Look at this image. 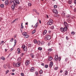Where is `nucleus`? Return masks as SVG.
Instances as JSON below:
<instances>
[{
  "mask_svg": "<svg viewBox=\"0 0 76 76\" xmlns=\"http://www.w3.org/2000/svg\"><path fill=\"white\" fill-rule=\"evenodd\" d=\"M22 34L23 35H24V37L26 38H28V37H29V36L27 34V33L26 32H24Z\"/></svg>",
  "mask_w": 76,
  "mask_h": 76,
  "instance_id": "f257e3e1",
  "label": "nucleus"
},
{
  "mask_svg": "<svg viewBox=\"0 0 76 76\" xmlns=\"http://www.w3.org/2000/svg\"><path fill=\"white\" fill-rule=\"evenodd\" d=\"M53 23V21L52 20H50L48 22L47 24L48 25H51Z\"/></svg>",
  "mask_w": 76,
  "mask_h": 76,
  "instance_id": "f03ea898",
  "label": "nucleus"
},
{
  "mask_svg": "<svg viewBox=\"0 0 76 76\" xmlns=\"http://www.w3.org/2000/svg\"><path fill=\"white\" fill-rule=\"evenodd\" d=\"M22 48H23V49H24L23 50L24 51H25V52H26L27 51V49L28 48H27V47H26L25 45H23L22 46Z\"/></svg>",
  "mask_w": 76,
  "mask_h": 76,
  "instance_id": "7ed1b4c3",
  "label": "nucleus"
},
{
  "mask_svg": "<svg viewBox=\"0 0 76 76\" xmlns=\"http://www.w3.org/2000/svg\"><path fill=\"white\" fill-rule=\"evenodd\" d=\"M13 3L14 5H16V4H19V1L18 0H14L13 1Z\"/></svg>",
  "mask_w": 76,
  "mask_h": 76,
  "instance_id": "20e7f679",
  "label": "nucleus"
},
{
  "mask_svg": "<svg viewBox=\"0 0 76 76\" xmlns=\"http://www.w3.org/2000/svg\"><path fill=\"white\" fill-rule=\"evenodd\" d=\"M46 40H50L51 39V36L48 35L47 37L45 38Z\"/></svg>",
  "mask_w": 76,
  "mask_h": 76,
  "instance_id": "39448f33",
  "label": "nucleus"
},
{
  "mask_svg": "<svg viewBox=\"0 0 76 76\" xmlns=\"http://www.w3.org/2000/svg\"><path fill=\"white\" fill-rule=\"evenodd\" d=\"M53 12H54L55 14H58V11H57L56 9H53Z\"/></svg>",
  "mask_w": 76,
  "mask_h": 76,
  "instance_id": "423d86ee",
  "label": "nucleus"
},
{
  "mask_svg": "<svg viewBox=\"0 0 76 76\" xmlns=\"http://www.w3.org/2000/svg\"><path fill=\"white\" fill-rule=\"evenodd\" d=\"M64 24L65 27H68V24L67 23L66 21H64Z\"/></svg>",
  "mask_w": 76,
  "mask_h": 76,
  "instance_id": "0eeeda50",
  "label": "nucleus"
},
{
  "mask_svg": "<svg viewBox=\"0 0 76 76\" xmlns=\"http://www.w3.org/2000/svg\"><path fill=\"white\" fill-rule=\"evenodd\" d=\"M30 62L29 61H26L25 62L26 66H28V65H29V64H30Z\"/></svg>",
  "mask_w": 76,
  "mask_h": 76,
  "instance_id": "6e6552de",
  "label": "nucleus"
},
{
  "mask_svg": "<svg viewBox=\"0 0 76 76\" xmlns=\"http://www.w3.org/2000/svg\"><path fill=\"white\" fill-rule=\"evenodd\" d=\"M8 4H9V1L8 0H6L5 2V5L7 6V5H8Z\"/></svg>",
  "mask_w": 76,
  "mask_h": 76,
  "instance_id": "1a4fd4ad",
  "label": "nucleus"
},
{
  "mask_svg": "<svg viewBox=\"0 0 76 76\" xmlns=\"http://www.w3.org/2000/svg\"><path fill=\"white\" fill-rule=\"evenodd\" d=\"M35 69V68L34 67H32L31 69L30 70V71L31 72H33L34 71V70Z\"/></svg>",
  "mask_w": 76,
  "mask_h": 76,
  "instance_id": "9d476101",
  "label": "nucleus"
},
{
  "mask_svg": "<svg viewBox=\"0 0 76 76\" xmlns=\"http://www.w3.org/2000/svg\"><path fill=\"white\" fill-rule=\"evenodd\" d=\"M66 21L68 22V23H70L72 22V20L71 18H69V19H67Z\"/></svg>",
  "mask_w": 76,
  "mask_h": 76,
  "instance_id": "9b49d317",
  "label": "nucleus"
},
{
  "mask_svg": "<svg viewBox=\"0 0 76 76\" xmlns=\"http://www.w3.org/2000/svg\"><path fill=\"white\" fill-rule=\"evenodd\" d=\"M15 66L16 67H19L20 66V63H17L15 64Z\"/></svg>",
  "mask_w": 76,
  "mask_h": 76,
  "instance_id": "f8f14e48",
  "label": "nucleus"
},
{
  "mask_svg": "<svg viewBox=\"0 0 76 76\" xmlns=\"http://www.w3.org/2000/svg\"><path fill=\"white\" fill-rule=\"evenodd\" d=\"M53 63L52 61H51L49 65L50 67H51L53 66Z\"/></svg>",
  "mask_w": 76,
  "mask_h": 76,
  "instance_id": "ddd939ff",
  "label": "nucleus"
},
{
  "mask_svg": "<svg viewBox=\"0 0 76 76\" xmlns=\"http://www.w3.org/2000/svg\"><path fill=\"white\" fill-rule=\"evenodd\" d=\"M55 60L56 61H57L58 60V55H56L55 57Z\"/></svg>",
  "mask_w": 76,
  "mask_h": 76,
  "instance_id": "4468645a",
  "label": "nucleus"
},
{
  "mask_svg": "<svg viewBox=\"0 0 76 76\" xmlns=\"http://www.w3.org/2000/svg\"><path fill=\"white\" fill-rule=\"evenodd\" d=\"M15 5L14 4V5H13L12 6L11 8L12 10H15Z\"/></svg>",
  "mask_w": 76,
  "mask_h": 76,
  "instance_id": "2eb2a0df",
  "label": "nucleus"
},
{
  "mask_svg": "<svg viewBox=\"0 0 76 76\" xmlns=\"http://www.w3.org/2000/svg\"><path fill=\"white\" fill-rule=\"evenodd\" d=\"M66 17L67 18V19H70L71 18L70 17V15H67L66 16Z\"/></svg>",
  "mask_w": 76,
  "mask_h": 76,
  "instance_id": "dca6fc26",
  "label": "nucleus"
},
{
  "mask_svg": "<svg viewBox=\"0 0 76 76\" xmlns=\"http://www.w3.org/2000/svg\"><path fill=\"white\" fill-rule=\"evenodd\" d=\"M68 27H64V31H66L67 30V28Z\"/></svg>",
  "mask_w": 76,
  "mask_h": 76,
  "instance_id": "f3484780",
  "label": "nucleus"
},
{
  "mask_svg": "<svg viewBox=\"0 0 76 76\" xmlns=\"http://www.w3.org/2000/svg\"><path fill=\"white\" fill-rule=\"evenodd\" d=\"M48 60L49 61H51L53 60V58L51 56H49L48 58Z\"/></svg>",
  "mask_w": 76,
  "mask_h": 76,
  "instance_id": "a211bd4d",
  "label": "nucleus"
},
{
  "mask_svg": "<svg viewBox=\"0 0 76 76\" xmlns=\"http://www.w3.org/2000/svg\"><path fill=\"white\" fill-rule=\"evenodd\" d=\"M67 74H68V72L67 70L65 71L64 75L66 76V75H67Z\"/></svg>",
  "mask_w": 76,
  "mask_h": 76,
  "instance_id": "6ab92c4d",
  "label": "nucleus"
},
{
  "mask_svg": "<svg viewBox=\"0 0 76 76\" xmlns=\"http://www.w3.org/2000/svg\"><path fill=\"white\" fill-rule=\"evenodd\" d=\"M0 7L1 8H4V4H1L0 5Z\"/></svg>",
  "mask_w": 76,
  "mask_h": 76,
  "instance_id": "aec40b11",
  "label": "nucleus"
},
{
  "mask_svg": "<svg viewBox=\"0 0 76 76\" xmlns=\"http://www.w3.org/2000/svg\"><path fill=\"white\" fill-rule=\"evenodd\" d=\"M61 31V32H63L64 31V28L63 27H61L60 28Z\"/></svg>",
  "mask_w": 76,
  "mask_h": 76,
  "instance_id": "412c9836",
  "label": "nucleus"
},
{
  "mask_svg": "<svg viewBox=\"0 0 76 76\" xmlns=\"http://www.w3.org/2000/svg\"><path fill=\"white\" fill-rule=\"evenodd\" d=\"M31 58H34V55L32 54V53H31Z\"/></svg>",
  "mask_w": 76,
  "mask_h": 76,
  "instance_id": "4be33fe9",
  "label": "nucleus"
},
{
  "mask_svg": "<svg viewBox=\"0 0 76 76\" xmlns=\"http://www.w3.org/2000/svg\"><path fill=\"white\" fill-rule=\"evenodd\" d=\"M48 51H49L50 52H51V51H53V49L51 48L48 49Z\"/></svg>",
  "mask_w": 76,
  "mask_h": 76,
  "instance_id": "5701e85b",
  "label": "nucleus"
},
{
  "mask_svg": "<svg viewBox=\"0 0 76 76\" xmlns=\"http://www.w3.org/2000/svg\"><path fill=\"white\" fill-rule=\"evenodd\" d=\"M47 30H45L43 32L44 35H45V34H47Z\"/></svg>",
  "mask_w": 76,
  "mask_h": 76,
  "instance_id": "b1692460",
  "label": "nucleus"
},
{
  "mask_svg": "<svg viewBox=\"0 0 76 76\" xmlns=\"http://www.w3.org/2000/svg\"><path fill=\"white\" fill-rule=\"evenodd\" d=\"M18 61H21V58L19 57L18 59Z\"/></svg>",
  "mask_w": 76,
  "mask_h": 76,
  "instance_id": "393cba45",
  "label": "nucleus"
},
{
  "mask_svg": "<svg viewBox=\"0 0 76 76\" xmlns=\"http://www.w3.org/2000/svg\"><path fill=\"white\" fill-rule=\"evenodd\" d=\"M37 26H38V22H37L35 25L34 26V28H37Z\"/></svg>",
  "mask_w": 76,
  "mask_h": 76,
  "instance_id": "a878e982",
  "label": "nucleus"
},
{
  "mask_svg": "<svg viewBox=\"0 0 76 76\" xmlns=\"http://www.w3.org/2000/svg\"><path fill=\"white\" fill-rule=\"evenodd\" d=\"M18 51V54H19L20 53V49L18 48L17 50Z\"/></svg>",
  "mask_w": 76,
  "mask_h": 76,
  "instance_id": "bb28decb",
  "label": "nucleus"
},
{
  "mask_svg": "<svg viewBox=\"0 0 76 76\" xmlns=\"http://www.w3.org/2000/svg\"><path fill=\"white\" fill-rule=\"evenodd\" d=\"M1 60H5V58H4V57L2 56L1 58Z\"/></svg>",
  "mask_w": 76,
  "mask_h": 76,
  "instance_id": "cd10ccee",
  "label": "nucleus"
},
{
  "mask_svg": "<svg viewBox=\"0 0 76 76\" xmlns=\"http://www.w3.org/2000/svg\"><path fill=\"white\" fill-rule=\"evenodd\" d=\"M71 35H75V33L74 31H72L71 33Z\"/></svg>",
  "mask_w": 76,
  "mask_h": 76,
  "instance_id": "c85d7f7f",
  "label": "nucleus"
},
{
  "mask_svg": "<svg viewBox=\"0 0 76 76\" xmlns=\"http://www.w3.org/2000/svg\"><path fill=\"white\" fill-rule=\"evenodd\" d=\"M40 75L42 74V70H40Z\"/></svg>",
  "mask_w": 76,
  "mask_h": 76,
  "instance_id": "c756f323",
  "label": "nucleus"
},
{
  "mask_svg": "<svg viewBox=\"0 0 76 76\" xmlns=\"http://www.w3.org/2000/svg\"><path fill=\"white\" fill-rule=\"evenodd\" d=\"M34 42L35 43V44H37V40L36 39H34Z\"/></svg>",
  "mask_w": 76,
  "mask_h": 76,
  "instance_id": "7c9ffc66",
  "label": "nucleus"
},
{
  "mask_svg": "<svg viewBox=\"0 0 76 76\" xmlns=\"http://www.w3.org/2000/svg\"><path fill=\"white\" fill-rule=\"evenodd\" d=\"M42 48H41V47H39L38 48V50H40V51H41V50H42Z\"/></svg>",
  "mask_w": 76,
  "mask_h": 76,
  "instance_id": "2f4dec72",
  "label": "nucleus"
},
{
  "mask_svg": "<svg viewBox=\"0 0 76 76\" xmlns=\"http://www.w3.org/2000/svg\"><path fill=\"white\" fill-rule=\"evenodd\" d=\"M33 12H35V13H37V11L36 10L33 9Z\"/></svg>",
  "mask_w": 76,
  "mask_h": 76,
  "instance_id": "473e14b6",
  "label": "nucleus"
},
{
  "mask_svg": "<svg viewBox=\"0 0 76 76\" xmlns=\"http://www.w3.org/2000/svg\"><path fill=\"white\" fill-rule=\"evenodd\" d=\"M14 40V39H13V38H12L10 40V41L12 42H13V41Z\"/></svg>",
  "mask_w": 76,
  "mask_h": 76,
  "instance_id": "72a5a7b5",
  "label": "nucleus"
},
{
  "mask_svg": "<svg viewBox=\"0 0 76 76\" xmlns=\"http://www.w3.org/2000/svg\"><path fill=\"white\" fill-rule=\"evenodd\" d=\"M58 69V67H56L54 68V70H57Z\"/></svg>",
  "mask_w": 76,
  "mask_h": 76,
  "instance_id": "f704fd0d",
  "label": "nucleus"
},
{
  "mask_svg": "<svg viewBox=\"0 0 76 76\" xmlns=\"http://www.w3.org/2000/svg\"><path fill=\"white\" fill-rule=\"evenodd\" d=\"M35 30H34L32 31V34H34V33H35Z\"/></svg>",
  "mask_w": 76,
  "mask_h": 76,
  "instance_id": "c9c22d12",
  "label": "nucleus"
},
{
  "mask_svg": "<svg viewBox=\"0 0 76 76\" xmlns=\"http://www.w3.org/2000/svg\"><path fill=\"white\" fill-rule=\"evenodd\" d=\"M28 47H31V44H28Z\"/></svg>",
  "mask_w": 76,
  "mask_h": 76,
  "instance_id": "e433bc0d",
  "label": "nucleus"
},
{
  "mask_svg": "<svg viewBox=\"0 0 76 76\" xmlns=\"http://www.w3.org/2000/svg\"><path fill=\"white\" fill-rule=\"evenodd\" d=\"M68 60H69V58H66L65 59V61H68Z\"/></svg>",
  "mask_w": 76,
  "mask_h": 76,
  "instance_id": "4c0bfd02",
  "label": "nucleus"
},
{
  "mask_svg": "<svg viewBox=\"0 0 76 76\" xmlns=\"http://www.w3.org/2000/svg\"><path fill=\"white\" fill-rule=\"evenodd\" d=\"M68 3H69V4H71V3H72V1L70 0L69 1Z\"/></svg>",
  "mask_w": 76,
  "mask_h": 76,
  "instance_id": "58836bf2",
  "label": "nucleus"
},
{
  "mask_svg": "<svg viewBox=\"0 0 76 76\" xmlns=\"http://www.w3.org/2000/svg\"><path fill=\"white\" fill-rule=\"evenodd\" d=\"M31 3H29L28 4V6H31Z\"/></svg>",
  "mask_w": 76,
  "mask_h": 76,
  "instance_id": "ea45409f",
  "label": "nucleus"
},
{
  "mask_svg": "<svg viewBox=\"0 0 76 76\" xmlns=\"http://www.w3.org/2000/svg\"><path fill=\"white\" fill-rule=\"evenodd\" d=\"M35 74H36V76H38V72H35Z\"/></svg>",
  "mask_w": 76,
  "mask_h": 76,
  "instance_id": "a19ab883",
  "label": "nucleus"
},
{
  "mask_svg": "<svg viewBox=\"0 0 76 76\" xmlns=\"http://www.w3.org/2000/svg\"><path fill=\"white\" fill-rule=\"evenodd\" d=\"M50 28L51 29H54V26H52Z\"/></svg>",
  "mask_w": 76,
  "mask_h": 76,
  "instance_id": "79ce46f5",
  "label": "nucleus"
},
{
  "mask_svg": "<svg viewBox=\"0 0 76 76\" xmlns=\"http://www.w3.org/2000/svg\"><path fill=\"white\" fill-rule=\"evenodd\" d=\"M21 29H23V25H21Z\"/></svg>",
  "mask_w": 76,
  "mask_h": 76,
  "instance_id": "37998d69",
  "label": "nucleus"
},
{
  "mask_svg": "<svg viewBox=\"0 0 76 76\" xmlns=\"http://www.w3.org/2000/svg\"><path fill=\"white\" fill-rule=\"evenodd\" d=\"M14 43H15V45L16 43V39H14Z\"/></svg>",
  "mask_w": 76,
  "mask_h": 76,
  "instance_id": "c03bdc74",
  "label": "nucleus"
},
{
  "mask_svg": "<svg viewBox=\"0 0 76 76\" xmlns=\"http://www.w3.org/2000/svg\"><path fill=\"white\" fill-rule=\"evenodd\" d=\"M45 68H48V65H45Z\"/></svg>",
  "mask_w": 76,
  "mask_h": 76,
  "instance_id": "a18cd8bd",
  "label": "nucleus"
},
{
  "mask_svg": "<svg viewBox=\"0 0 76 76\" xmlns=\"http://www.w3.org/2000/svg\"><path fill=\"white\" fill-rule=\"evenodd\" d=\"M21 75L22 76H24V74L23 73H21Z\"/></svg>",
  "mask_w": 76,
  "mask_h": 76,
  "instance_id": "49530a36",
  "label": "nucleus"
},
{
  "mask_svg": "<svg viewBox=\"0 0 76 76\" xmlns=\"http://www.w3.org/2000/svg\"><path fill=\"white\" fill-rule=\"evenodd\" d=\"M61 60V57H59L58 58V60L59 61H60V60Z\"/></svg>",
  "mask_w": 76,
  "mask_h": 76,
  "instance_id": "de8ad7c7",
  "label": "nucleus"
},
{
  "mask_svg": "<svg viewBox=\"0 0 76 76\" xmlns=\"http://www.w3.org/2000/svg\"><path fill=\"white\" fill-rule=\"evenodd\" d=\"M41 44L42 45H44V41H42L41 42Z\"/></svg>",
  "mask_w": 76,
  "mask_h": 76,
  "instance_id": "09e8293b",
  "label": "nucleus"
},
{
  "mask_svg": "<svg viewBox=\"0 0 76 76\" xmlns=\"http://www.w3.org/2000/svg\"><path fill=\"white\" fill-rule=\"evenodd\" d=\"M24 54V53H22L21 54V57H22L23 56V55Z\"/></svg>",
  "mask_w": 76,
  "mask_h": 76,
  "instance_id": "8fccbe9b",
  "label": "nucleus"
},
{
  "mask_svg": "<svg viewBox=\"0 0 76 76\" xmlns=\"http://www.w3.org/2000/svg\"><path fill=\"white\" fill-rule=\"evenodd\" d=\"M57 7V5H55L54 6V8H56Z\"/></svg>",
  "mask_w": 76,
  "mask_h": 76,
  "instance_id": "3c124183",
  "label": "nucleus"
},
{
  "mask_svg": "<svg viewBox=\"0 0 76 76\" xmlns=\"http://www.w3.org/2000/svg\"><path fill=\"white\" fill-rule=\"evenodd\" d=\"M17 20V18H16L14 20H13V22H15V21H16V20Z\"/></svg>",
  "mask_w": 76,
  "mask_h": 76,
  "instance_id": "603ef678",
  "label": "nucleus"
},
{
  "mask_svg": "<svg viewBox=\"0 0 76 76\" xmlns=\"http://www.w3.org/2000/svg\"><path fill=\"white\" fill-rule=\"evenodd\" d=\"M56 17H57V18H58L59 17V15H58V14H56Z\"/></svg>",
  "mask_w": 76,
  "mask_h": 76,
  "instance_id": "864d4df0",
  "label": "nucleus"
},
{
  "mask_svg": "<svg viewBox=\"0 0 76 76\" xmlns=\"http://www.w3.org/2000/svg\"><path fill=\"white\" fill-rule=\"evenodd\" d=\"M9 72V70H7L6 72V74H7V73Z\"/></svg>",
  "mask_w": 76,
  "mask_h": 76,
  "instance_id": "5fc2aeb1",
  "label": "nucleus"
},
{
  "mask_svg": "<svg viewBox=\"0 0 76 76\" xmlns=\"http://www.w3.org/2000/svg\"><path fill=\"white\" fill-rule=\"evenodd\" d=\"M41 65H42V66H44V63H42L41 64Z\"/></svg>",
  "mask_w": 76,
  "mask_h": 76,
  "instance_id": "6e6d98bb",
  "label": "nucleus"
},
{
  "mask_svg": "<svg viewBox=\"0 0 76 76\" xmlns=\"http://www.w3.org/2000/svg\"><path fill=\"white\" fill-rule=\"evenodd\" d=\"M57 14H55L54 15V16L55 17H56V16H57Z\"/></svg>",
  "mask_w": 76,
  "mask_h": 76,
  "instance_id": "4d7b16f0",
  "label": "nucleus"
},
{
  "mask_svg": "<svg viewBox=\"0 0 76 76\" xmlns=\"http://www.w3.org/2000/svg\"><path fill=\"white\" fill-rule=\"evenodd\" d=\"M48 46H50V42L48 43Z\"/></svg>",
  "mask_w": 76,
  "mask_h": 76,
  "instance_id": "13d9d810",
  "label": "nucleus"
},
{
  "mask_svg": "<svg viewBox=\"0 0 76 76\" xmlns=\"http://www.w3.org/2000/svg\"><path fill=\"white\" fill-rule=\"evenodd\" d=\"M74 3L76 4V0H75L74 1Z\"/></svg>",
  "mask_w": 76,
  "mask_h": 76,
  "instance_id": "bf43d9fd",
  "label": "nucleus"
},
{
  "mask_svg": "<svg viewBox=\"0 0 76 76\" xmlns=\"http://www.w3.org/2000/svg\"><path fill=\"white\" fill-rule=\"evenodd\" d=\"M12 2H13V1L12 0L10 1V3H12Z\"/></svg>",
  "mask_w": 76,
  "mask_h": 76,
  "instance_id": "052dcab7",
  "label": "nucleus"
},
{
  "mask_svg": "<svg viewBox=\"0 0 76 76\" xmlns=\"http://www.w3.org/2000/svg\"><path fill=\"white\" fill-rule=\"evenodd\" d=\"M66 39H67V40H68V37L66 36Z\"/></svg>",
  "mask_w": 76,
  "mask_h": 76,
  "instance_id": "680f3d73",
  "label": "nucleus"
},
{
  "mask_svg": "<svg viewBox=\"0 0 76 76\" xmlns=\"http://www.w3.org/2000/svg\"><path fill=\"white\" fill-rule=\"evenodd\" d=\"M28 24V22H26V23H25V25H27Z\"/></svg>",
  "mask_w": 76,
  "mask_h": 76,
  "instance_id": "e2e57ef3",
  "label": "nucleus"
},
{
  "mask_svg": "<svg viewBox=\"0 0 76 76\" xmlns=\"http://www.w3.org/2000/svg\"><path fill=\"white\" fill-rule=\"evenodd\" d=\"M4 42V41H1V44H2V43H3Z\"/></svg>",
  "mask_w": 76,
  "mask_h": 76,
  "instance_id": "0e129e2a",
  "label": "nucleus"
},
{
  "mask_svg": "<svg viewBox=\"0 0 76 76\" xmlns=\"http://www.w3.org/2000/svg\"><path fill=\"white\" fill-rule=\"evenodd\" d=\"M46 17L47 18H48V15H46Z\"/></svg>",
  "mask_w": 76,
  "mask_h": 76,
  "instance_id": "69168bd1",
  "label": "nucleus"
},
{
  "mask_svg": "<svg viewBox=\"0 0 76 76\" xmlns=\"http://www.w3.org/2000/svg\"><path fill=\"white\" fill-rule=\"evenodd\" d=\"M12 75H15V73H12Z\"/></svg>",
  "mask_w": 76,
  "mask_h": 76,
  "instance_id": "338daca9",
  "label": "nucleus"
},
{
  "mask_svg": "<svg viewBox=\"0 0 76 76\" xmlns=\"http://www.w3.org/2000/svg\"><path fill=\"white\" fill-rule=\"evenodd\" d=\"M12 72H15V69H13L12 70Z\"/></svg>",
  "mask_w": 76,
  "mask_h": 76,
  "instance_id": "774afa93",
  "label": "nucleus"
}]
</instances>
